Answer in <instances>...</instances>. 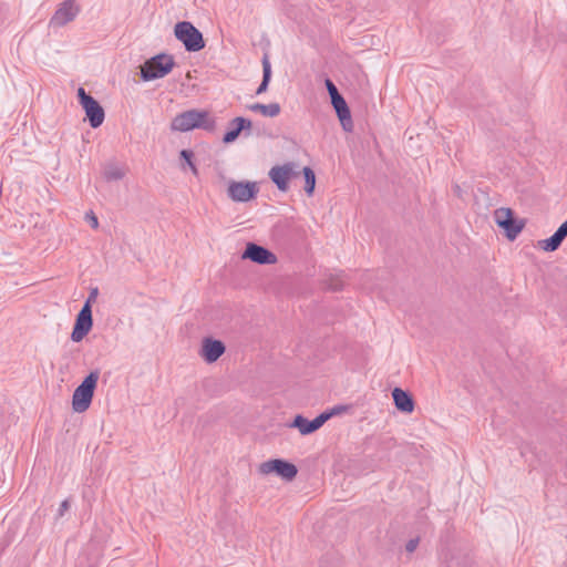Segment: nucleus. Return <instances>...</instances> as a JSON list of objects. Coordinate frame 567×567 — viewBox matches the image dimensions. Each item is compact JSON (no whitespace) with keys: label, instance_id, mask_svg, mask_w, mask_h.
Listing matches in <instances>:
<instances>
[{"label":"nucleus","instance_id":"6e6552de","mask_svg":"<svg viewBox=\"0 0 567 567\" xmlns=\"http://www.w3.org/2000/svg\"><path fill=\"white\" fill-rule=\"evenodd\" d=\"M269 178L276 184L279 190L287 192L289 188V181L300 175L299 166L293 162L285 163L284 165L274 166L269 171Z\"/></svg>","mask_w":567,"mask_h":567},{"label":"nucleus","instance_id":"f257e3e1","mask_svg":"<svg viewBox=\"0 0 567 567\" xmlns=\"http://www.w3.org/2000/svg\"><path fill=\"white\" fill-rule=\"evenodd\" d=\"M171 127L173 131L179 132H187L194 128L213 132L216 127V122L207 111L193 109L176 115L172 121Z\"/></svg>","mask_w":567,"mask_h":567},{"label":"nucleus","instance_id":"c85d7f7f","mask_svg":"<svg viewBox=\"0 0 567 567\" xmlns=\"http://www.w3.org/2000/svg\"><path fill=\"white\" fill-rule=\"evenodd\" d=\"M97 295H99V290L97 288H93L91 289L90 291V295L85 301V303H87L89 306H91L93 302H95L96 298H97Z\"/></svg>","mask_w":567,"mask_h":567},{"label":"nucleus","instance_id":"20e7f679","mask_svg":"<svg viewBox=\"0 0 567 567\" xmlns=\"http://www.w3.org/2000/svg\"><path fill=\"white\" fill-rule=\"evenodd\" d=\"M174 33L184 43L187 51L197 52L205 47L202 33L190 22H178Z\"/></svg>","mask_w":567,"mask_h":567},{"label":"nucleus","instance_id":"2eb2a0df","mask_svg":"<svg viewBox=\"0 0 567 567\" xmlns=\"http://www.w3.org/2000/svg\"><path fill=\"white\" fill-rule=\"evenodd\" d=\"M330 416L331 413H321L312 421H308L302 415H297L290 426L298 429L302 435H307L319 430L329 420Z\"/></svg>","mask_w":567,"mask_h":567},{"label":"nucleus","instance_id":"6ab92c4d","mask_svg":"<svg viewBox=\"0 0 567 567\" xmlns=\"http://www.w3.org/2000/svg\"><path fill=\"white\" fill-rule=\"evenodd\" d=\"M248 109L252 112H257L262 114L264 116L268 117H276L280 113V105L278 103H270V104H261V103H254L248 106Z\"/></svg>","mask_w":567,"mask_h":567},{"label":"nucleus","instance_id":"5701e85b","mask_svg":"<svg viewBox=\"0 0 567 567\" xmlns=\"http://www.w3.org/2000/svg\"><path fill=\"white\" fill-rule=\"evenodd\" d=\"M301 172L305 176V192L307 193L308 196H311L313 194L315 186H316L315 172L308 166L303 167L300 171V173Z\"/></svg>","mask_w":567,"mask_h":567},{"label":"nucleus","instance_id":"cd10ccee","mask_svg":"<svg viewBox=\"0 0 567 567\" xmlns=\"http://www.w3.org/2000/svg\"><path fill=\"white\" fill-rule=\"evenodd\" d=\"M419 546V538L410 539L406 545L405 549L408 553H413Z\"/></svg>","mask_w":567,"mask_h":567},{"label":"nucleus","instance_id":"0eeeda50","mask_svg":"<svg viewBox=\"0 0 567 567\" xmlns=\"http://www.w3.org/2000/svg\"><path fill=\"white\" fill-rule=\"evenodd\" d=\"M78 96L80 100V104L85 111L90 125L93 128L101 126L104 121L105 113L100 103L91 95L86 94L83 87H80L78 90Z\"/></svg>","mask_w":567,"mask_h":567},{"label":"nucleus","instance_id":"b1692460","mask_svg":"<svg viewBox=\"0 0 567 567\" xmlns=\"http://www.w3.org/2000/svg\"><path fill=\"white\" fill-rule=\"evenodd\" d=\"M125 169L117 165H109L104 169V177L106 181H120L125 176Z\"/></svg>","mask_w":567,"mask_h":567},{"label":"nucleus","instance_id":"9d476101","mask_svg":"<svg viewBox=\"0 0 567 567\" xmlns=\"http://www.w3.org/2000/svg\"><path fill=\"white\" fill-rule=\"evenodd\" d=\"M92 326V307L89 306L87 303H84V306L76 316L75 324L71 333V339L74 342L82 341L84 337L91 331Z\"/></svg>","mask_w":567,"mask_h":567},{"label":"nucleus","instance_id":"ddd939ff","mask_svg":"<svg viewBox=\"0 0 567 567\" xmlns=\"http://www.w3.org/2000/svg\"><path fill=\"white\" fill-rule=\"evenodd\" d=\"M258 193L254 182H231L228 186V196L235 202H248Z\"/></svg>","mask_w":567,"mask_h":567},{"label":"nucleus","instance_id":"aec40b11","mask_svg":"<svg viewBox=\"0 0 567 567\" xmlns=\"http://www.w3.org/2000/svg\"><path fill=\"white\" fill-rule=\"evenodd\" d=\"M261 63H262V73H264L262 81H261L260 85L258 86L256 94L265 93L268 89V84L271 79V65H270L268 54H264Z\"/></svg>","mask_w":567,"mask_h":567},{"label":"nucleus","instance_id":"9b49d317","mask_svg":"<svg viewBox=\"0 0 567 567\" xmlns=\"http://www.w3.org/2000/svg\"><path fill=\"white\" fill-rule=\"evenodd\" d=\"M241 258L249 259L258 265H274L278 260L274 252L255 243H248L246 245Z\"/></svg>","mask_w":567,"mask_h":567},{"label":"nucleus","instance_id":"7ed1b4c3","mask_svg":"<svg viewBox=\"0 0 567 567\" xmlns=\"http://www.w3.org/2000/svg\"><path fill=\"white\" fill-rule=\"evenodd\" d=\"M175 65L174 58L169 54L161 53L147 60L141 66V76L144 81L164 78Z\"/></svg>","mask_w":567,"mask_h":567},{"label":"nucleus","instance_id":"7c9ffc66","mask_svg":"<svg viewBox=\"0 0 567 567\" xmlns=\"http://www.w3.org/2000/svg\"><path fill=\"white\" fill-rule=\"evenodd\" d=\"M86 217H87V219H89V221H90V224H91V227H92V228H94V229H95V228H97V227H99V220H97V217H96L93 213L87 214V215H86Z\"/></svg>","mask_w":567,"mask_h":567},{"label":"nucleus","instance_id":"bb28decb","mask_svg":"<svg viewBox=\"0 0 567 567\" xmlns=\"http://www.w3.org/2000/svg\"><path fill=\"white\" fill-rule=\"evenodd\" d=\"M326 86H327V90L329 92V95L331 97V100H333V97H338L340 96L341 94L339 93L337 86L333 84V82L329 79L326 80Z\"/></svg>","mask_w":567,"mask_h":567},{"label":"nucleus","instance_id":"f8f14e48","mask_svg":"<svg viewBox=\"0 0 567 567\" xmlns=\"http://www.w3.org/2000/svg\"><path fill=\"white\" fill-rule=\"evenodd\" d=\"M225 351L226 346L223 341L212 337H206L202 340L198 354L206 363H214L225 353Z\"/></svg>","mask_w":567,"mask_h":567},{"label":"nucleus","instance_id":"f03ea898","mask_svg":"<svg viewBox=\"0 0 567 567\" xmlns=\"http://www.w3.org/2000/svg\"><path fill=\"white\" fill-rule=\"evenodd\" d=\"M99 378V371H92L75 389L72 398V408L75 412L82 413L90 408Z\"/></svg>","mask_w":567,"mask_h":567},{"label":"nucleus","instance_id":"4468645a","mask_svg":"<svg viewBox=\"0 0 567 567\" xmlns=\"http://www.w3.org/2000/svg\"><path fill=\"white\" fill-rule=\"evenodd\" d=\"M80 8L76 6L75 0H65L60 4L50 24L54 27H62L74 20L78 16Z\"/></svg>","mask_w":567,"mask_h":567},{"label":"nucleus","instance_id":"423d86ee","mask_svg":"<svg viewBox=\"0 0 567 567\" xmlns=\"http://www.w3.org/2000/svg\"><path fill=\"white\" fill-rule=\"evenodd\" d=\"M494 219L497 226L505 230L509 240H514L525 227V220L515 219L514 212L507 207L497 208L494 212Z\"/></svg>","mask_w":567,"mask_h":567},{"label":"nucleus","instance_id":"dca6fc26","mask_svg":"<svg viewBox=\"0 0 567 567\" xmlns=\"http://www.w3.org/2000/svg\"><path fill=\"white\" fill-rule=\"evenodd\" d=\"M331 104H332L333 109L336 110V113H337L338 118L342 125V128L346 132H352L353 121L351 117L350 109H349L346 100L343 99V96L340 95L338 97L337 96L333 97V100H331Z\"/></svg>","mask_w":567,"mask_h":567},{"label":"nucleus","instance_id":"39448f33","mask_svg":"<svg viewBox=\"0 0 567 567\" xmlns=\"http://www.w3.org/2000/svg\"><path fill=\"white\" fill-rule=\"evenodd\" d=\"M494 219L497 226L505 230L509 240H514L525 227V220L515 219L514 212L507 207L497 208L494 212Z\"/></svg>","mask_w":567,"mask_h":567},{"label":"nucleus","instance_id":"2f4dec72","mask_svg":"<svg viewBox=\"0 0 567 567\" xmlns=\"http://www.w3.org/2000/svg\"><path fill=\"white\" fill-rule=\"evenodd\" d=\"M70 508V503L68 499L63 501L59 508V515L63 516L64 513Z\"/></svg>","mask_w":567,"mask_h":567},{"label":"nucleus","instance_id":"a878e982","mask_svg":"<svg viewBox=\"0 0 567 567\" xmlns=\"http://www.w3.org/2000/svg\"><path fill=\"white\" fill-rule=\"evenodd\" d=\"M343 287V280L339 276L330 277L327 280V288L332 291H339Z\"/></svg>","mask_w":567,"mask_h":567},{"label":"nucleus","instance_id":"412c9836","mask_svg":"<svg viewBox=\"0 0 567 567\" xmlns=\"http://www.w3.org/2000/svg\"><path fill=\"white\" fill-rule=\"evenodd\" d=\"M563 238L555 231L548 239L539 240L538 247L545 251H555L563 243Z\"/></svg>","mask_w":567,"mask_h":567},{"label":"nucleus","instance_id":"473e14b6","mask_svg":"<svg viewBox=\"0 0 567 567\" xmlns=\"http://www.w3.org/2000/svg\"><path fill=\"white\" fill-rule=\"evenodd\" d=\"M453 192L457 197H462V188L460 187V185L455 184L453 186Z\"/></svg>","mask_w":567,"mask_h":567},{"label":"nucleus","instance_id":"393cba45","mask_svg":"<svg viewBox=\"0 0 567 567\" xmlns=\"http://www.w3.org/2000/svg\"><path fill=\"white\" fill-rule=\"evenodd\" d=\"M194 153L189 150H183L181 152V157L185 159L186 164L190 167L194 175H198V169L193 162Z\"/></svg>","mask_w":567,"mask_h":567},{"label":"nucleus","instance_id":"4be33fe9","mask_svg":"<svg viewBox=\"0 0 567 567\" xmlns=\"http://www.w3.org/2000/svg\"><path fill=\"white\" fill-rule=\"evenodd\" d=\"M563 238L555 231L548 239L539 240L538 247L545 251H555L563 243Z\"/></svg>","mask_w":567,"mask_h":567},{"label":"nucleus","instance_id":"1a4fd4ad","mask_svg":"<svg viewBox=\"0 0 567 567\" xmlns=\"http://www.w3.org/2000/svg\"><path fill=\"white\" fill-rule=\"evenodd\" d=\"M258 470L262 475L276 473L286 481H292L298 473L295 464L279 458L262 462Z\"/></svg>","mask_w":567,"mask_h":567},{"label":"nucleus","instance_id":"f3484780","mask_svg":"<svg viewBox=\"0 0 567 567\" xmlns=\"http://www.w3.org/2000/svg\"><path fill=\"white\" fill-rule=\"evenodd\" d=\"M392 398L395 408L402 413H412L415 408L412 395L402 390L401 388H394L392 391Z\"/></svg>","mask_w":567,"mask_h":567},{"label":"nucleus","instance_id":"a211bd4d","mask_svg":"<svg viewBox=\"0 0 567 567\" xmlns=\"http://www.w3.org/2000/svg\"><path fill=\"white\" fill-rule=\"evenodd\" d=\"M229 125L230 130L223 137V142L226 144L236 141L243 131L251 128L252 123L245 117H235L230 121Z\"/></svg>","mask_w":567,"mask_h":567},{"label":"nucleus","instance_id":"c756f323","mask_svg":"<svg viewBox=\"0 0 567 567\" xmlns=\"http://www.w3.org/2000/svg\"><path fill=\"white\" fill-rule=\"evenodd\" d=\"M556 233L563 238L565 239L567 237V220L565 223H563L558 229L556 230Z\"/></svg>","mask_w":567,"mask_h":567}]
</instances>
